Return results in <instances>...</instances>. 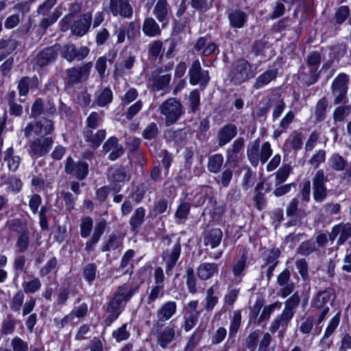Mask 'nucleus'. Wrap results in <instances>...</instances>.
I'll return each instance as SVG.
<instances>
[{"mask_svg":"<svg viewBox=\"0 0 351 351\" xmlns=\"http://www.w3.org/2000/svg\"><path fill=\"white\" fill-rule=\"evenodd\" d=\"M138 285H132L129 282L118 286L107 304L106 311L121 314L126 304L138 292Z\"/></svg>","mask_w":351,"mask_h":351,"instance_id":"f257e3e1","label":"nucleus"},{"mask_svg":"<svg viewBox=\"0 0 351 351\" xmlns=\"http://www.w3.org/2000/svg\"><path fill=\"white\" fill-rule=\"evenodd\" d=\"M261 141L256 138L247 147V156L252 165L256 167L259 162L265 164L272 154V149L269 142L260 145Z\"/></svg>","mask_w":351,"mask_h":351,"instance_id":"f03ea898","label":"nucleus"},{"mask_svg":"<svg viewBox=\"0 0 351 351\" xmlns=\"http://www.w3.org/2000/svg\"><path fill=\"white\" fill-rule=\"evenodd\" d=\"M162 239L164 245L168 246L163 251L162 257L166 264V274L167 276H170L180 256L181 245L180 239L172 241L168 235H165L162 237Z\"/></svg>","mask_w":351,"mask_h":351,"instance_id":"7ed1b4c3","label":"nucleus"},{"mask_svg":"<svg viewBox=\"0 0 351 351\" xmlns=\"http://www.w3.org/2000/svg\"><path fill=\"white\" fill-rule=\"evenodd\" d=\"M92 68V62H88L81 66H73L66 69V83L67 85L73 86L86 81L90 76Z\"/></svg>","mask_w":351,"mask_h":351,"instance_id":"20e7f679","label":"nucleus"},{"mask_svg":"<svg viewBox=\"0 0 351 351\" xmlns=\"http://www.w3.org/2000/svg\"><path fill=\"white\" fill-rule=\"evenodd\" d=\"M161 114L165 117L167 126L175 123L182 113L181 103L175 98H170L162 103L158 108Z\"/></svg>","mask_w":351,"mask_h":351,"instance_id":"39448f33","label":"nucleus"},{"mask_svg":"<svg viewBox=\"0 0 351 351\" xmlns=\"http://www.w3.org/2000/svg\"><path fill=\"white\" fill-rule=\"evenodd\" d=\"M254 76L251 64L244 59L237 60L232 64L229 75L230 80L234 84H241Z\"/></svg>","mask_w":351,"mask_h":351,"instance_id":"423d86ee","label":"nucleus"},{"mask_svg":"<svg viewBox=\"0 0 351 351\" xmlns=\"http://www.w3.org/2000/svg\"><path fill=\"white\" fill-rule=\"evenodd\" d=\"M60 50V45H54L39 51L34 58L33 69L39 70L56 61Z\"/></svg>","mask_w":351,"mask_h":351,"instance_id":"0eeeda50","label":"nucleus"},{"mask_svg":"<svg viewBox=\"0 0 351 351\" xmlns=\"http://www.w3.org/2000/svg\"><path fill=\"white\" fill-rule=\"evenodd\" d=\"M350 83L348 75L341 73L332 81L331 91L334 96V104H339L343 101L346 97Z\"/></svg>","mask_w":351,"mask_h":351,"instance_id":"6e6552de","label":"nucleus"},{"mask_svg":"<svg viewBox=\"0 0 351 351\" xmlns=\"http://www.w3.org/2000/svg\"><path fill=\"white\" fill-rule=\"evenodd\" d=\"M161 69H154L148 77V87L154 92L169 91L171 80L170 73H161Z\"/></svg>","mask_w":351,"mask_h":351,"instance_id":"1a4fd4ad","label":"nucleus"},{"mask_svg":"<svg viewBox=\"0 0 351 351\" xmlns=\"http://www.w3.org/2000/svg\"><path fill=\"white\" fill-rule=\"evenodd\" d=\"M53 130V125L51 120L48 119H41L34 122L29 123L24 128V136L29 138L33 134L38 136H47Z\"/></svg>","mask_w":351,"mask_h":351,"instance_id":"9d476101","label":"nucleus"},{"mask_svg":"<svg viewBox=\"0 0 351 351\" xmlns=\"http://www.w3.org/2000/svg\"><path fill=\"white\" fill-rule=\"evenodd\" d=\"M189 82L192 85L199 84L202 90L207 86L210 77L208 71L203 70L198 60L193 62L189 71Z\"/></svg>","mask_w":351,"mask_h":351,"instance_id":"9b49d317","label":"nucleus"},{"mask_svg":"<svg viewBox=\"0 0 351 351\" xmlns=\"http://www.w3.org/2000/svg\"><path fill=\"white\" fill-rule=\"evenodd\" d=\"M177 311V304L174 301H167L162 304L156 311V320L154 328H162L164 322L169 320Z\"/></svg>","mask_w":351,"mask_h":351,"instance_id":"f8f14e48","label":"nucleus"},{"mask_svg":"<svg viewBox=\"0 0 351 351\" xmlns=\"http://www.w3.org/2000/svg\"><path fill=\"white\" fill-rule=\"evenodd\" d=\"M156 330L157 331V344L162 349L170 348L171 345L176 340L177 335H179V332H177L176 330V326L173 324H169L163 329L159 328Z\"/></svg>","mask_w":351,"mask_h":351,"instance_id":"ddd939ff","label":"nucleus"},{"mask_svg":"<svg viewBox=\"0 0 351 351\" xmlns=\"http://www.w3.org/2000/svg\"><path fill=\"white\" fill-rule=\"evenodd\" d=\"M53 143L51 137L43 136L36 138L29 142V148L32 154L41 157L49 152Z\"/></svg>","mask_w":351,"mask_h":351,"instance_id":"4468645a","label":"nucleus"},{"mask_svg":"<svg viewBox=\"0 0 351 351\" xmlns=\"http://www.w3.org/2000/svg\"><path fill=\"white\" fill-rule=\"evenodd\" d=\"M89 52V49L86 46L77 49L73 44H66L62 49V56L70 62L75 59L80 61L86 58Z\"/></svg>","mask_w":351,"mask_h":351,"instance_id":"2eb2a0df","label":"nucleus"},{"mask_svg":"<svg viewBox=\"0 0 351 351\" xmlns=\"http://www.w3.org/2000/svg\"><path fill=\"white\" fill-rule=\"evenodd\" d=\"M109 10L113 16H121L130 19L133 14V8L130 0H110Z\"/></svg>","mask_w":351,"mask_h":351,"instance_id":"dca6fc26","label":"nucleus"},{"mask_svg":"<svg viewBox=\"0 0 351 351\" xmlns=\"http://www.w3.org/2000/svg\"><path fill=\"white\" fill-rule=\"evenodd\" d=\"M337 237L339 238L337 241V245H343L351 237V224L350 223H340L334 226L329 234V240L332 242Z\"/></svg>","mask_w":351,"mask_h":351,"instance_id":"f3484780","label":"nucleus"},{"mask_svg":"<svg viewBox=\"0 0 351 351\" xmlns=\"http://www.w3.org/2000/svg\"><path fill=\"white\" fill-rule=\"evenodd\" d=\"M91 23L92 14L87 12L82 14L78 20L74 21L71 27V30L73 34L82 36L88 32Z\"/></svg>","mask_w":351,"mask_h":351,"instance_id":"a211bd4d","label":"nucleus"},{"mask_svg":"<svg viewBox=\"0 0 351 351\" xmlns=\"http://www.w3.org/2000/svg\"><path fill=\"white\" fill-rule=\"evenodd\" d=\"M64 168L66 173L75 176H86L88 172L87 162L82 160L75 162L70 156L66 159Z\"/></svg>","mask_w":351,"mask_h":351,"instance_id":"6ab92c4d","label":"nucleus"},{"mask_svg":"<svg viewBox=\"0 0 351 351\" xmlns=\"http://www.w3.org/2000/svg\"><path fill=\"white\" fill-rule=\"evenodd\" d=\"M237 134V126L232 123H228L219 130L217 134L218 145L223 147L234 138Z\"/></svg>","mask_w":351,"mask_h":351,"instance_id":"aec40b11","label":"nucleus"},{"mask_svg":"<svg viewBox=\"0 0 351 351\" xmlns=\"http://www.w3.org/2000/svg\"><path fill=\"white\" fill-rule=\"evenodd\" d=\"M118 138L115 136L110 137L104 144L103 149L105 152H111L109 158L115 160L123 154L124 149L119 144Z\"/></svg>","mask_w":351,"mask_h":351,"instance_id":"412c9836","label":"nucleus"},{"mask_svg":"<svg viewBox=\"0 0 351 351\" xmlns=\"http://www.w3.org/2000/svg\"><path fill=\"white\" fill-rule=\"evenodd\" d=\"M219 271V265L215 263H202L197 269V274L202 280H207L213 278Z\"/></svg>","mask_w":351,"mask_h":351,"instance_id":"4be33fe9","label":"nucleus"},{"mask_svg":"<svg viewBox=\"0 0 351 351\" xmlns=\"http://www.w3.org/2000/svg\"><path fill=\"white\" fill-rule=\"evenodd\" d=\"M293 317L282 311L281 314L276 316L271 322L269 330L271 333L276 332L277 330H280V332L283 333L288 327L290 321Z\"/></svg>","mask_w":351,"mask_h":351,"instance_id":"5701e85b","label":"nucleus"},{"mask_svg":"<svg viewBox=\"0 0 351 351\" xmlns=\"http://www.w3.org/2000/svg\"><path fill=\"white\" fill-rule=\"evenodd\" d=\"M112 92L109 87L101 88L95 94L93 106L97 105L99 107H106L112 102Z\"/></svg>","mask_w":351,"mask_h":351,"instance_id":"b1692460","label":"nucleus"},{"mask_svg":"<svg viewBox=\"0 0 351 351\" xmlns=\"http://www.w3.org/2000/svg\"><path fill=\"white\" fill-rule=\"evenodd\" d=\"M328 166L330 169L336 171L346 170L349 174H351V168L347 160L339 154H333L328 158Z\"/></svg>","mask_w":351,"mask_h":351,"instance_id":"393cba45","label":"nucleus"},{"mask_svg":"<svg viewBox=\"0 0 351 351\" xmlns=\"http://www.w3.org/2000/svg\"><path fill=\"white\" fill-rule=\"evenodd\" d=\"M278 75V70L276 69H269L263 73L258 76L254 82L253 88L255 90H258L266 85L269 84L272 80H274Z\"/></svg>","mask_w":351,"mask_h":351,"instance_id":"a878e982","label":"nucleus"},{"mask_svg":"<svg viewBox=\"0 0 351 351\" xmlns=\"http://www.w3.org/2000/svg\"><path fill=\"white\" fill-rule=\"evenodd\" d=\"M145 210L141 206L137 208L130 219L129 224L131 231L137 233L145 221Z\"/></svg>","mask_w":351,"mask_h":351,"instance_id":"bb28decb","label":"nucleus"},{"mask_svg":"<svg viewBox=\"0 0 351 351\" xmlns=\"http://www.w3.org/2000/svg\"><path fill=\"white\" fill-rule=\"evenodd\" d=\"M106 136L105 130L101 129L93 133L92 130L86 129L84 131V137L86 142L93 145V147H98Z\"/></svg>","mask_w":351,"mask_h":351,"instance_id":"cd10ccee","label":"nucleus"},{"mask_svg":"<svg viewBox=\"0 0 351 351\" xmlns=\"http://www.w3.org/2000/svg\"><path fill=\"white\" fill-rule=\"evenodd\" d=\"M170 10L167 0H158L154 6L153 13L159 22L163 23L168 21Z\"/></svg>","mask_w":351,"mask_h":351,"instance_id":"c85d7f7f","label":"nucleus"},{"mask_svg":"<svg viewBox=\"0 0 351 351\" xmlns=\"http://www.w3.org/2000/svg\"><path fill=\"white\" fill-rule=\"evenodd\" d=\"M37 86L38 80L36 77L24 76L19 80L17 88L20 97H23L28 94L30 89L36 88Z\"/></svg>","mask_w":351,"mask_h":351,"instance_id":"c756f323","label":"nucleus"},{"mask_svg":"<svg viewBox=\"0 0 351 351\" xmlns=\"http://www.w3.org/2000/svg\"><path fill=\"white\" fill-rule=\"evenodd\" d=\"M62 15L61 10L57 8L50 14L41 15L43 17L38 23L39 29L45 33V31L55 24Z\"/></svg>","mask_w":351,"mask_h":351,"instance_id":"7c9ffc66","label":"nucleus"},{"mask_svg":"<svg viewBox=\"0 0 351 351\" xmlns=\"http://www.w3.org/2000/svg\"><path fill=\"white\" fill-rule=\"evenodd\" d=\"M228 17L232 27L241 28L247 21V15L244 11L237 9L232 10Z\"/></svg>","mask_w":351,"mask_h":351,"instance_id":"2f4dec72","label":"nucleus"},{"mask_svg":"<svg viewBox=\"0 0 351 351\" xmlns=\"http://www.w3.org/2000/svg\"><path fill=\"white\" fill-rule=\"evenodd\" d=\"M223 232L219 228H213L204 237V243L211 248L217 247L221 243Z\"/></svg>","mask_w":351,"mask_h":351,"instance_id":"473e14b6","label":"nucleus"},{"mask_svg":"<svg viewBox=\"0 0 351 351\" xmlns=\"http://www.w3.org/2000/svg\"><path fill=\"white\" fill-rule=\"evenodd\" d=\"M324 178L315 177L313 180V198L316 202H323L327 195L326 188L324 184Z\"/></svg>","mask_w":351,"mask_h":351,"instance_id":"72a5a7b5","label":"nucleus"},{"mask_svg":"<svg viewBox=\"0 0 351 351\" xmlns=\"http://www.w3.org/2000/svg\"><path fill=\"white\" fill-rule=\"evenodd\" d=\"M142 31L144 34L149 37L158 36L161 33L159 25L152 17H149L144 21Z\"/></svg>","mask_w":351,"mask_h":351,"instance_id":"f704fd0d","label":"nucleus"},{"mask_svg":"<svg viewBox=\"0 0 351 351\" xmlns=\"http://www.w3.org/2000/svg\"><path fill=\"white\" fill-rule=\"evenodd\" d=\"M271 108H272L273 120L278 119L284 111L286 104L280 95H276L269 99Z\"/></svg>","mask_w":351,"mask_h":351,"instance_id":"c9c22d12","label":"nucleus"},{"mask_svg":"<svg viewBox=\"0 0 351 351\" xmlns=\"http://www.w3.org/2000/svg\"><path fill=\"white\" fill-rule=\"evenodd\" d=\"M340 322V313H337L330 321L326 330L324 332V336L321 340V342L323 343H326L327 348H330L332 344V341L326 342V340L333 334L336 328H337Z\"/></svg>","mask_w":351,"mask_h":351,"instance_id":"e433bc0d","label":"nucleus"},{"mask_svg":"<svg viewBox=\"0 0 351 351\" xmlns=\"http://www.w3.org/2000/svg\"><path fill=\"white\" fill-rule=\"evenodd\" d=\"M97 271V266L94 263L86 264L82 271V276L86 282L91 285L93 281L96 279Z\"/></svg>","mask_w":351,"mask_h":351,"instance_id":"4c0bfd02","label":"nucleus"},{"mask_svg":"<svg viewBox=\"0 0 351 351\" xmlns=\"http://www.w3.org/2000/svg\"><path fill=\"white\" fill-rule=\"evenodd\" d=\"M219 302V297L217 296L213 287H209L206 290V295L205 298V303L204 308L207 312H210L213 310L215 306Z\"/></svg>","mask_w":351,"mask_h":351,"instance_id":"58836bf2","label":"nucleus"},{"mask_svg":"<svg viewBox=\"0 0 351 351\" xmlns=\"http://www.w3.org/2000/svg\"><path fill=\"white\" fill-rule=\"evenodd\" d=\"M300 302V298L298 293H293L285 302V307L282 311L293 317Z\"/></svg>","mask_w":351,"mask_h":351,"instance_id":"ea45409f","label":"nucleus"},{"mask_svg":"<svg viewBox=\"0 0 351 351\" xmlns=\"http://www.w3.org/2000/svg\"><path fill=\"white\" fill-rule=\"evenodd\" d=\"M184 277L186 278V285L189 293L191 294H195L197 293L198 289L197 286V279L195 276L194 270L192 267H189L186 268Z\"/></svg>","mask_w":351,"mask_h":351,"instance_id":"a19ab883","label":"nucleus"},{"mask_svg":"<svg viewBox=\"0 0 351 351\" xmlns=\"http://www.w3.org/2000/svg\"><path fill=\"white\" fill-rule=\"evenodd\" d=\"M281 307V303L279 302H275L267 306H265L259 315L258 320V325H261L263 323L267 322L276 308L279 309Z\"/></svg>","mask_w":351,"mask_h":351,"instance_id":"79ce46f5","label":"nucleus"},{"mask_svg":"<svg viewBox=\"0 0 351 351\" xmlns=\"http://www.w3.org/2000/svg\"><path fill=\"white\" fill-rule=\"evenodd\" d=\"M123 239L116 234H111L107 241L101 247L102 252L114 250L122 245Z\"/></svg>","mask_w":351,"mask_h":351,"instance_id":"37998d69","label":"nucleus"},{"mask_svg":"<svg viewBox=\"0 0 351 351\" xmlns=\"http://www.w3.org/2000/svg\"><path fill=\"white\" fill-rule=\"evenodd\" d=\"M317 251L318 247L315 243L311 240H307L300 243L297 248L296 252L302 256H307Z\"/></svg>","mask_w":351,"mask_h":351,"instance_id":"c03bdc74","label":"nucleus"},{"mask_svg":"<svg viewBox=\"0 0 351 351\" xmlns=\"http://www.w3.org/2000/svg\"><path fill=\"white\" fill-rule=\"evenodd\" d=\"M298 204L299 201L298 199L293 198L291 199L286 208V215L287 217L296 216L302 219L306 215V213L304 210L298 209Z\"/></svg>","mask_w":351,"mask_h":351,"instance_id":"a18cd8bd","label":"nucleus"},{"mask_svg":"<svg viewBox=\"0 0 351 351\" xmlns=\"http://www.w3.org/2000/svg\"><path fill=\"white\" fill-rule=\"evenodd\" d=\"M223 157L220 154H216L209 157L208 169L213 173H218L223 165Z\"/></svg>","mask_w":351,"mask_h":351,"instance_id":"49530a36","label":"nucleus"},{"mask_svg":"<svg viewBox=\"0 0 351 351\" xmlns=\"http://www.w3.org/2000/svg\"><path fill=\"white\" fill-rule=\"evenodd\" d=\"M264 302L263 300L258 299L256 301L254 304L250 307V312L249 315V323L258 325V320L260 315L261 308L263 307Z\"/></svg>","mask_w":351,"mask_h":351,"instance_id":"de8ad7c7","label":"nucleus"},{"mask_svg":"<svg viewBox=\"0 0 351 351\" xmlns=\"http://www.w3.org/2000/svg\"><path fill=\"white\" fill-rule=\"evenodd\" d=\"M29 246V232L27 229L23 230L19 236L16 247L19 252L23 253L25 252Z\"/></svg>","mask_w":351,"mask_h":351,"instance_id":"09e8293b","label":"nucleus"},{"mask_svg":"<svg viewBox=\"0 0 351 351\" xmlns=\"http://www.w3.org/2000/svg\"><path fill=\"white\" fill-rule=\"evenodd\" d=\"M244 139L243 138H237L232 143L231 148L227 151V156L229 159L234 160L237 158V155L244 147Z\"/></svg>","mask_w":351,"mask_h":351,"instance_id":"8fccbe9b","label":"nucleus"},{"mask_svg":"<svg viewBox=\"0 0 351 351\" xmlns=\"http://www.w3.org/2000/svg\"><path fill=\"white\" fill-rule=\"evenodd\" d=\"M164 285H154L150 291H147V302L148 304H152L157 299L162 298L164 295Z\"/></svg>","mask_w":351,"mask_h":351,"instance_id":"3c124183","label":"nucleus"},{"mask_svg":"<svg viewBox=\"0 0 351 351\" xmlns=\"http://www.w3.org/2000/svg\"><path fill=\"white\" fill-rule=\"evenodd\" d=\"M203 330L197 328L190 337L186 346L184 351H193L195 348L198 345L199 342L202 338Z\"/></svg>","mask_w":351,"mask_h":351,"instance_id":"603ef678","label":"nucleus"},{"mask_svg":"<svg viewBox=\"0 0 351 351\" xmlns=\"http://www.w3.org/2000/svg\"><path fill=\"white\" fill-rule=\"evenodd\" d=\"M104 113L102 111L100 112H92L86 119L87 129H96L99 127L100 123L103 121Z\"/></svg>","mask_w":351,"mask_h":351,"instance_id":"864d4df0","label":"nucleus"},{"mask_svg":"<svg viewBox=\"0 0 351 351\" xmlns=\"http://www.w3.org/2000/svg\"><path fill=\"white\" fill-rule=\"evenodd\" d=\"M22 287L24 293L31 294L40 289L41 282L38 278L35 277L29 281L23 282Z\"/></svg>","mask_w":351,"mask_h":351,"instance_id":"5fc2aeb1","label":"nucleus"},{"mask_svg":"<svg viewBox=\"0 0 351 351\" xmlns=\"http://www.w3.org/2000/svg\"><path fill=\"white\" fill-rule=\"evenodd\" d=\"M128 324H123L121 326L112 332V336L117 342L128 340L130 337V332L128 329Z\"/></svg>","mask_w":351,"mask_h":351,"instance_id":"6e6d98bb","label":"nucleus"},{"mask_svg":"<svg viewBox=\"0 0 351 351\" xmlns=\"http://www.w3.org/2000/svg\"><path fill=\"white\" fill-rule=\"evenodd\" d=\"M93 221L90 217H85L82 219L80 223V235L82 238H87L90 235L93 230Z\"/></svg>","mask_w":351,"mask_h":351,"instance_id":"4d7b16f0","label":"nucleus"},{"mask_svg":"<svg viewBox=\"0 0 351 351\" xmlns=\"http://www.w3.org/2000/svg\"><path fill=\"white\" fill-rule=\"evenodd\" d=\"M241 322V312L237 310L233 312L232 317L229 327V335L234 336L238 331Z\"/></svg>","mask_w":351,"mask_h":351,"instance_id":"13d9d810","label":"nucleus"},{"mask_svg":"<svg viewBox=\"0 0 351 351\" xmlns=\"http://www.w3.org/2000/svg\"><path fill=\"white\" fill-rule=\"evenodd\" d=\"M330 298V295L327 291H321L317 293L316 297L312 302V306L315 308H321L328 302Z\"/></svg>","mask_w":351,"mask_h":351,"instance_id":"bf43d9fd","label":"nucleus"},{"mask_svg":"<svg viewBox=\"0 0 351 351\" xmlns=\"http://www.w3.org/2000/svg\"><path fill=\"white\" fill-rule=\"evenodd\" d=\"M189 110L192 113H195L199 109L200 95L197 90H192L189 96Z\"/></svg>","mask_w":351,"mask_h":351,"instance_id":"052dcab7","label":"nucleus"},{"mask_svg":"<svg viewBox=\"0 0 351 351\" xmlns=\"http://www.w3.org/2000/svg\"><path fill=\"white\" fill-rule=\"evenodd\" d=\"M261 334V330H256L249 334L245 341V347L251 351H254L257 347L258 340L260 335Z\"/></svg>","mask_w":351,"mask_h":351,"instance_id":"680f3d73","label":"nucleus"},{"mask_svg":"<svg viewBox=\"0 0 351 351\" xmlns=\"http://www.w3.org/2000/svg\"><path fill=\"white\" fill-rule=\"evenodd\" d=\"M280 255V250L278 248H273L268 252L265 258V264L262 265V268L265 265L277 266L278 264V258Z\"/></svg>","mask_w":351,"mask_h":351,"instance_id":"e2e57ef3","label":"nucleus"},{"mask_svg":"<svg viewBox=\"0 0 351 351\" xmlns=\"http://www.w3.org/2000/svg\"><path fill=\"white\" fill-rule=\"evenodd\" d=\"M246 261L247 253L245 250H243L242 254L232 267V272L234 276H239L245 269L246 266Z\"/></svg>","mask_w":351,"mask_h":351,"instance_id":"0e129e2a","label":"nucleus"},{"mask_svg":"<svg viewBox=\"0 0 351 351\" xmlns=\"http://www.w3.org/2000/svg\"><path fill=\"white\" fill-rule=\"evenodd\" d=\"M24 298L25 295L23 291L21 290L17 291L11 300L10 304L11 310L15 312L19 311L23 303Z\"/></svg>","mask_w":351,"mask_h":351,"instance_id":"69168bd1","label":"nucleus"},{"mask_svg":"<svg viewBox=\"0 0 351 351\" xmlns=\"http://www.w3.org/2000/svg\"><path fill=\"white\" fill-rule=\"evenodd\" d=\"M58 265V261L56 257H51L39 270L40 277H45L55 269Z\"/></svg>","mask_w":351,"mask_h":351,"instance_id":"338daca9","label":"nucleus"},{"mask_svg":"<svg viewBox=\"0 0 351 351\" xmlns=\"http://www.w3.org/2000/svg\"><path fill=\"white\" fill-rule=\"evenodd\" d=\"M57 0H45L37 8L36 12L38 15L50 14L51 9L56 4Z\"/></svg>","mask_w":351,"mask_h":351,"instance_id":"774afa93","label":"nucleus"}]
</instances>
